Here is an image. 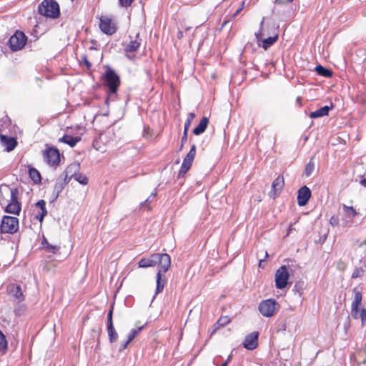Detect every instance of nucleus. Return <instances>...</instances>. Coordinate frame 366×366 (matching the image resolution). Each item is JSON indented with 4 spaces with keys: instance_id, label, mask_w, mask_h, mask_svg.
<instances>
[{
    "instance_id": "1",
    "label": "nucleus",
    "mask_w": 366,
    "mask_h": 366,
    "mask_svg": "<svg viewBox=\"0 0 366 366\" xmlns=\"http://www.w3.org/2000/svg\"><path fill=\"white\" fill-rule=\"evenodd\" d=\"M157 264H158L159 269L157 274L156 295L161 292L164 287L166 282L164 274L171 266L170 256L167 253H154L148 258H142L138 263L139 267L142 268L154 267Z\"/></svg>"
},
{
    "instance_id": "2",
    "label": "nucleus",
    "mask_w": 366,
    "mask_h": 366,
    "mask_svg": "<svg viewBox=\"0 0 366 366\" xmlns=\"http://www.w3.org/2000/svg\"><path fill=\"white\" fill-rule=\"evenodd\" d=\"M39 13L46 17L56 19L59 16V6L54 0H44L39 6Z\"/></svg>"
},
{
    "instance_id": "3",
    "label": "nucleus",
    "mask_w": 366,
    "mask_h": 366,
    "mask_svg": "<svg viewBox=\"0 0 366 366\" xmlns=\"http://www.w3.org/2000/svg\"><path fill=\"white\" fill-rule=\"evenodd\" d=\"M103 79H104L105 84L109 88V92L111 94H116L120 84V78L115 71L107 66Z\"/></svg>"
},
{
    "instance_id": "4",
    "label": "nucleus",
    "mask_w": 366,
    "mask_h": 366,
    "mask_svg": "<svg viewBox=\"0 0 366 366\" xmlns=\"http://www.w3.org/2000/svg\"><path fill=\"white\" fill-rule=\"evenodd\" d=\"M5 189L10 194V200L6 207L5 212L10 214H19L21 211V205L18 202V189L16 188L10 189L8 186H6Z\"/></svg>"
},
{
    "instance_id": "5",
    "label": "nucleus",
    "mask_w": 366,
    "mask_h": 366,
    "mask_svg": "<svg viewBox=\"0 0 366 366\" xmlns=\"http://www.w3.org/2000/svg\"><path fill=\"white\" fill-rule=\"evenodd\" d=\"M19 229V219L14 217L4 216L0 225L1 233L14 234Z\"/></svg>"
},
{
    "instance_id": "6",
    "label": "nucleus",
    "mask_w": 366,
    "mask_h": 366,
    "mask_svg": "<svg viewBox=\"0 0 366 366\" xmlns=\"http://www.w3.org/2000/svg\"><path fill=\"white\" fill-rule=\"evenodd\" d=\"M27 36L21 31H16L9 39V46L11 51H16L24 48Z\"/></svg>"
},
{
    "instance_id": "7",
    "label": "nucleus",
    "mask_w": 366,
    "mask_h": 366,
    "mask_svg": "<svg viewBox=\"0 0 366 366\" xmlns=\"http://www.w3.org/2000/svg\"><path fill=\"white\" fill-rule=\"evenodd\" d=\"M264 22V18H263L259 24V29L258 31L255 33V37L257 41V44L259 46H262L264 50H267L269 47H270L272 44H274L278 39V34H276L273 36H269L267 38L262 39V36H263L262 29Z\"/></svg>"
},
{
    "instance_id": "8",
    "label": "nucleus",
    "mask_w": 366,
    "mask_h": 366,
    "mask_svg": "<svg viewBox=\"0 0 366 366\" xmlns=\"http://www.w3.org/2000/svg\"><path fill=\"white\" fill-rule=\"evenodd\" d=\"M290 273L286 266H281L275 273V286L277 289L285 288L288 282Z\"/></svg>"
},
{
    "instance_id": "9",
    "label": "nucleus",
    "mask_w": 366,
    "mask_h": 366,
    "mask_svg": "<svg viewBox=\"0 0 366 366\" xmlns=\"http://www.w3.org/2000/svg\"><path fill=\"white\" fill-rule=\"evenodd\" d=\"M277 302L274 299H267L263 300L259 305V312L266 317H270L274 314Z\"/></svg>"
},
{
    "instance_id": "10",
    "label": "nucleus",
    "mask_w": 366,
    "mask_h": 366,
    "mask_svg": "<svg viewBox=\"0 0 366 366\" xmlns=\"http://www.w3.org/2000/svg\"><path fill=\"white\" fill-rule=\"evenodd\" d=\"M44 161L51 167H56L60 162V154L57 149L48 147L44 152Z\"/></svg>"
},
{
    "instance_id": "11",
    "label": "nucleus",
    "mask_w": 366,
    "mask_h": 366,
    "mask_svg": "<svg viewBox=\"0 0 366 366\" xmlns=\"http://www.w3.org/2000/svg\"><path fill=\"white\" fill-rule=\"evenodd\" d=\"M353 292L354 300L351 305V315L353 318L358 319L360 312L359 306L361 305L362 295V292L357 287L354 288Z\"/></svg>"
},
{
    "instance_id": "12",
    "label": "nucleus",
    "mask_w": 366,
    "mask_h": 366,
    "mask_svg": "<svg viewBox=\"0 0 366 366\" xmlns=\"http://www.w3.org/2000/svg\"><path fill=\"white\" fill-rule=\"evenodd\" d=\"M258 337L259 333L257 332H252L247 335L243 342L244 347L249 350H254L258 345Z\"/></svg>"
},
{
    "instance_id": "13",
    "label": "nucleus",
    "mask_w": 366,
    "mask_h": 366,
    "mask_svg": "<svg viewBox=\"0 0 366 366\" xmlns=\"http://www.w3.org/2000/svg\"><path fill=\"white\" fill-rule=\"evenodd\" d=\"M311 197V191L307 186L299 189L297 192V203L300 206H305Z\"/></svg>"
},
{
    "instance_id": "14",
    "label": "nucleus",
    "mask_w": 366,
    "mask_h": 366,
    "mask_svg": "<svg viewBox=\"0 0 366 366\" xmlns=\"http://www.w3.org/2000/svg\"><path fill=\"white\" fill-rule=\"evenodd\" d=\"M99 26L101 30L108 35H112L116 31L114 24L112 22V20L108 18H102L100 19Z\"/></svg>"
},
{
    "instance_id": "15",
    "label": "nucleus",
    "mask_w": 366,
    "mask_h": 366,
    "mask_svg": "<svg viewBox=\"0 0 366 366\" xmlns=\"http://www.w3.org/2000/svg\"><path fill=\"white\" fill-rule=\"evenodd\" d=\"M0 140L1 144L6 147L7 152H11L14 149L17 144L16 140L13 137H8L6 135L0 134Z\"/></svg>"
},
{
    "instance_id": "16",
    "label": "nucleus",
    "mask_w": 366,
    "mask_h": 366,
    "mask_svg": "<svg viewBox=\"0 0 366 366\" xmlns=\"http://www.w3.org/2000/svg\"><path fill=\"white\" fill-rule=\"evenodd\" d=\"M9 292L11 295L18 302H22L24 300V296L20 285H10L9 286Z\"/></svg>"
},
{
    "instance_id": "17",
    "label": "nucleus",
    "mask_w": 366,
    "mask_h": 366,
    "mask_svg": "<svg viewBox=\"0 0 366 366\" xmlns=\"http://www.w3.org/2000/svg\"><path fill=\"white\" fill-rule=\"evenodd\" d=\"M35 206L40 209V212L36 214V219L40 222H42L44 217L47 214V210L46 208V202L43 199L39 200Z\"/></svg>"
},
{
    "instance_id": "18",
    "label": "nucleus",
    "mask_w": 366,
    "mask_h": 366,
    "mask_svg": "<svg viewBox=\"0 0 366 366\" xmlns=\"http://www.w3.org/2000/svg\"><path fill=\"white\" fill-rule=\"evenodd\" d=\"M332 108V106H325L323 107H321L319 109H317L314 112H310L309 117L311 119H316L319 117H322L325 116H327L329 114L330 110Z\"/></svg>"
},
{
    "instance_id": "19",
    "label": "nucleus",
    "mask_w": 366,
    "mask_h": 366,
    "mask_svg": "<svg viewBox=\"0 0 366 366\" xmlns=\"http://www.w3.org/2000/svg\"><path fill=\"white\" fill-rule=\"evenodd\" d=\"M80 169V164L79 163L74 162L71 164H69L64 172L62 173V175L69 176V177H75V175L77 174V172H79Z\"/></svg>"
},
{
    "instance_id": "20",
    "label": "nucleus",
    "mask_w": 366,
    "mask_h": 366,
    "mask_svg": "<svg viewBox=\"0 0 366 366\" xmlns=\"http://www.w3.org/2000/svg\"><path fill=\"white\" fill-rule=\"evenodd\" d=\"M209 124V119L207 117H203L198 125L193 129V133L195 135H199L204 132Z\"/></svg>"
},
{
    "instance_id": "21",
    "label": "nucleus",
    "mask_w": 366,
    "mask_h": 366,
    "mask_svg": "<svg viewBox=\"0 0 366 366\" xmlns=\"http://www.w3.org/2000/svg\"><path fill=\"white\" fill-rule=\"evenodd\" d=\"M80 140L81 138L79 137H74L71 135L64 134L59 141L69 145L71 147H74Z\"/></svg>"
},
{
    "instance_id": "22",
    "label": "nucleus",
    "mask_w": 366,
    "mask_h": 366,
    "mask_svg": "<svg viewBox=\"0 0 366 366\" xmlns=\"http://www.w3.org/2000/svg\"><path fill=\"white\" fill-rule=\"evenodd\" d=\"M196 154V146L193 144L188 152V154L186 155V157L183 159L182 164H184L187 165L188 167H191L193 160L194 159Z\"/></svg>"
},
{
    "instance_id": "23",
    "label": "nucleus",
    "mask_w": 366,
    "mask_h": 366,
    "mask_svg": "<svg viewBox=\"0 0 366 366\" xmlns=\"http://www.w3.org/2000/svg\"><path fill=\"white\" fill-rule=\"evenodd\" d=\"M285 184L282 176H278L272 182V189L274 193L282 189Z\"/></svg>"
},
{
    "instance_id": "24",
    "label": "nucleus",
    "mask_w": 366,
    "mask_h": 366,
    "mask_svg": "<svg viewBox=\"0 0 366 366\" xmlns=\"http://www.w3.org/2000/svg\"><path fill=\"white\" fill-rule=\"evenodd\" d=\"M65 185V182H62L61 177H59L56 179V182L54 187V193L55 194L54 199H56L59 197V194L61 192Z\"/></svg>"
},
{
    "instance_id": "25",
    "label": "nucleus",
    "mask_w": 366,
    "mask_h": 366,
    "mask_svg": "<svg viewBox=\"0 0 366 366\" xmlns=\"http://www.w3.org/2000/svg\"><path fill=\"white\" fill-rule=\"evenodd\" d=\"M315 71L319 75L325 77H331L332 76V71L322 65L316 66Z\"/></svg>"
},
{
    "instance_id": "26",
    "label": "nucleus",
    "mask_w": 366,
    "mask_h": 366,
    "mask_svg": "<svg viewBox=\"0 0 366 366\" xmlns=\"http://www.w3.org/2000/svg\"><path fill=\"white\" fill-rule=\"evenodd\" d=\"M41 244L47 252L53 254H56L59 250V247L50 244L46 238H44L41 242Z\"/></svg>"
},
{
    "instance_id": "27",
    "label": "nucleus",
    "mask_w": 366,
    "mask_h": 366,
    "mask_svg": "<svg viewBox=\"0 0 366 366\" xmlns=\"http://www.w3.org/2000/svg\"><path fill=\"white\" fill-rule=\"evenodd\" d=\"M29 175L34 183H39L41 182V174L36 169L33 167L29 168Z\"/></svg>"
},
{
    "instance_id": "28",
    "label": "nucleus",
    "mask_w": 366,
    "mask_h": 366,
    "mask_svg": "<svg viewBox=\"0 0 366 366\" xmlns=\"http://www.w3.org/2000/svg\"><path fill=\"white\" fill-rule=\"evenodd\" d=\"M107 331L109 342L111 343L116 342L118 338V334L115 330L114 325H107Z\"/></svg>"
},
{
    "instance_id": "29",
    "label": "nucleus",
    "mask_w": 366,
    "mask_h": 366,
    "mask_svg": "<svg viewBox=\"0 0 366 366\" xmlns=\"http://www.w3.org/2000/svg\"><path fill=\"white\" fill-rule=\"evenodd\" d=\"M140 46V41L137 39L131 41L125 47L127 53L136 51Z\"/></svg>"
},
{
    "instance_id": "30",
    "label": "nucleus",
    "mask_w": 366,
    "mask_h": 366,
    "mask_svg": "<svg viewBox=\"0 0 366 366\" xmlns=\"http://www.w3.org/2000/svg\"><path fill=\"white\" fill-rule=\"evenodd\" d=\"M157 193L152 192L151 195L143 202L141 203L140 207L147 210L151 209L150 204L154 199Z\"/></svg>"
},
{
    "instance_id": "31",
    "label": "nucleus",
    "mask_w": 366,
    "mask_h": 366,
    "mask_svg": "<svg viewBox=\"0 0 366 366\" xmlns=\"http://www.w3.org/2000/svg\"><path fill=\"white\" fill-rule=\"evenodd\" d=\"M315 169V162H313V159H311L310 162L306 164L304 174L306 177H310Z\"/></svg>"
},
{
    "instance_id": "32",
    "label": "nucleus",
    "mask_w": 366,
    "mask_h": 366,
    "mask_svg": "<svg viewBox=\"0 0 366 366\" xmlns=\"http://www.w3.org/2000/svg\"><path fill=\"white\" fill-rule=\"evenodd\" d=\"M343 209H344V212H345L347 217H348L350 219H352L357 214V212L352 207H348V206L344 205Z\"/></svg>"
},
{
    "instance_id": "33",
    "label": "nucleus",
    "mask_w": 366,
    "mask_h": 366,
    "mask_svg": "<svg viewBox=\"0 0 366 366\" xmlns=\"http://www.w3.org/2000/svg\"><path fill=\"white\" fill-rule=\"evenodd\" d=\"M7 349V341L5 335L0 330V352L4 353Z\"/></svg>"
},
{
    "instance_id": "34",
    "label": "nucleus",
    "mask_w": 366,
    "mask_h": 366,
    "mask_svg": "<svg viewBox=\"0 0 366 366\" xmlns=\"http://www.w3.org/2000/svg\"><path fill=\"white\" fill-rule=\"evenodd\" d=\"M142 328H143V327H139L137 329L132 330L127 337V340H129V342H132L137 337V335L141 332Z\"/></svg>"
},
{
    "instance_id": "35",
    "label": "nucleus",
    "mask_w": 366,
    "mask_h": 366,
    "mask_svg": "<svg viewBox=\"0 0 366 366\" xmlns=\"http://www.w3.org/2000/svg\"><path fill=\"white\" fill-rule=\"evenodd\" d=\"M194 117H195L194 113L191 112L188 114L187 119L186 122L184 123V130H185V132H188L189 127L191 125V123L193 121V119H194Z\"/></svg>"
},
{
    "instance_id": "36",
    "label": "nucleus",
    "mask_w": 366,
    "mask_h": 366,
    "mask_svg": "<svg viewBox=\"0 0 366 366\" xmlns=\"http://www.w3.org/2000/svg\"><path fill=\"white\" fill-rule=\"evenodd\" d=\"M230 322V318L228 316H222L217 320V325L222 327L227 326Z\"/></svg>"
},
{
    "instance_id": "37",
    "label": "nucleus",
    "mask_w": 366,
    "mask_h": 366,
    "mask_svg": "<svg viewBox=\"0 0 366 366\" xmlns=\"http://www.w3.org/2000/svg\"><path fill=\"white\" fill-rule=\"evenodd\" d=\"M75 180L79 182L83 185H86L88 184V178L85 175H82L81 174H77L74 177Z\"/></svg>"
},
{
    "instance_id": "38",
    "label": "nucleus",
    "mask_w": 366,
    "mask_h": 366,
    "mask_svg": "<svg viewBox=\"0 0 366 366\" xmlns=\"http://www.w3.org/2000/svg\"><path fill=\"white\" fill-rule=\"evenodd\" d=\"M364 272H365V270L362 267L355 268L352 274L351 277L352 279L361 277L362 276Z\"/></svg>"
},
{
    "instance_id": "39",
    "label": "nucleus",
    "mask_w": 366,
    "mask_h": 366,
    "mask_svg": "<svg viewBox=\"0 0 366 366\" xmlns=\"http://www.w3.org/2000/svg\"><path fill=\"white\" fill-rule=\"evenodd\" d=\"M190 169L189 167L184 164H182L180 170L178 173V178L182 177L184 176V174L187 172V171Z\"/></svg>"
},
{
    "instance_id": "40",
    "label": "nucleus",
    "mask_w": 366,
    "mask_h": 366,
    "mask_svg": "<svg viewBox=\"0 0 366 366\" xmlns=\"http://www.w3.org/2000/svg\"><path fill=\"white\" fill-rule=\"evenodd\" d=\"M359 318H361L362 325H363L365 322L366 321V310L362 308L360 310Z\"/></svg>"
},
{
    "instance_id": "41",
    "label": "nucleus",
    "mask_w": 366,
    "mask_h": 366,
    "mask_svg": "<svg viewBox=\"0 0 366 366\" xmlns=\"http://www.w3.org/2000/svg\"><path fill=\"white\" fill-rule=\"evenodd\" d=\"M113 307L109 310L107 315V325H114L112 320Z\"/></svg>"
},
{
    "instance_id": "42",
    "label": "nucleus",
    "mask_w": 366,
    "mask_h": 366,
    "mask_svg": "<svg viewBox=\"0 0 366 366\" xmlns=\"http://www.w3.org/2000/svg\"><path fill=\"white\" fill-rule=\"evenodd\" d=\"M81 60H82V62L84 63V64L86 66V67L88 69H90L91 67H92V63L90 61H89V60L87 59V57L86 56H81Z\"/></svg>"
},
{
    "instance_id": "43",
    "label": "nucleus",
    "mask_w": 366,
    "mask_h": 366,
    "mask_svg": "<svg viewBox=\"0 0 366 366\" xmlns=\"http://www.w3.org/2000/svg\"><path fill=\"white\" fill-rule=\"evenodd\" d=\"M119 1L120 5L124 7L129 6L134 1V0H119Z\"/></svg>"
},
{
    "instance_id": "44",
    "label": "nucleus",
    "mask_w": 366,
    "mask_h": 366,
    "mask_svg": "<svg viewBox=\"0 0 366 366\" xmlns=\"http://www.w3.org/2000/svg\"><path fill=\"white\" fill-rule=\"evenodd\" d=\"M294 0H274V3L277 5H285L293 2Z\"/></svg>"
},
{
    "instance_id": "45",
    "label": "nucleus",
    "mask_w": 366,
    "mask_h": 366,
    "mask_svg": "<svg viewBox=\"0 0 366 366\" xmlns=\"http://www.w3.org/2000/svg\"><path fill=\"white\" fill-rule=\"evenodd\" d=\"M338 223H339V219L337 217H335V216L331 217V218L330 219V224L332 227L337 226L338 224Z\"/></svg>"
},
{
    "instance_id": "46",
    "label": "nucleus",
    "mask_w": 366,
    "mask_h": 366,
    "mask_svg": "<svg viewBox=\"0 0 366 366\" xmlns=\"http://www.w3.org/2000/svg\"><path fill=\"white\" fill-rule=\"evenodd\" d=\"M187 132H185V130H184L183 136H182V140H181V147H180V149L182 148L184 144L187 140Z\"/></svg>"
},
{
    "instance_id": "47",
    "label": "nucleus",
    "mask_w": 366,
    "mask_h": 366,
    "mask_svg": "<svg viewBox=\"0 0 366 366\" xmlns=\"http://www.w3.org/2000/svg\"><path fill=\"white\" fill-rule=\"evenodd\" d=\"M220 327H222L219 325H217V322L214 324L211 328V335L214 334Z\"/></svg>"
},
{
    "instance_id": "48",
    "label": "nucleus",
    "mask_w": 366,
    "mask_h": 366,
    "mask_svg": "<svg viewBox=\"0 0 366 366\" xmlns=\"http://www.w3.org/2000/svg\"><path fill=\"white\" fill-rule=\"evenodd\" d=\"M59 177L61 178L62 182H65V184H67L73 177H68L66 175H61Z\"/></svg>"
},
{
    "instance_id": "49",
    "label": "nucleus",
    "mask_w": 366,
    "mask_h": 366,
    "mask_svg": "<svg viewBox=\"0 0 366 366\" xmlns=\"http://www.w3.org/2000/svg\"><path fill=\"white\" fill-rule=\"evenodd\" d=\"M130 342H129V340H127V341H126V342H123V343H122V344H121V346H120V347H119V350L120 352H122V350H125V349L127 347L128 345H129Z\"/></svg>"
},
{
    "instance_id": "50",
    "label": "nucleus",
    "mask_w": 366,
    "mask_h": 366,
    "mask_svg": "<svg viewBox=\"0 0 366 366\" xmlns=\"http://www.w3.org/2000/svg\"><path fill=\"white\" fill-rule=\"evenodd\" d=\"M244 1H242V4H241V6L239 8H238L237 9V11H235V13L234 14L233 16L235 17L236 16L238 15V14L244 8Z\"/></svg>"
},
{
    "instance_id": "51",
    "label": "nucleus",
    "mask_w": 366,
    "mask_h": 366,
    "mask_svg": "<svg viewBox=\"0 0 366 366\" xmlns=\"http://www.w3.org/2000/svg\"><path fill=\"white\" fill-rule=\"evenodd\" d=\"M360 184H361L362 186H364V187H366V178H365V179H362V180L360 181Z\"/></svg>"
},
{
    "instance_id": "52",
    "label": "nucleus",
    "mask_w": 366,
    "mask_h": 366,
    "mask_svg": "<svg viewBox=\"0 0 366 366\" xmlns=\"http://www.w3.org/2000/svg\"><path fill=\"white\" fill-rule=\"evenodd\" d=\"M230 358H231V356H229L228 359H227V360H226L223 364H222V365H221V366H227V364H228V362H229V360H230Z\"/></svg>"
},
{
    "instance_id": "53",
    "label": "nucleus",
    "mask_w": 366,
    "mask_h": 366,
    "mask_svg": "<svg viewBox=\"0 0 366 366\" xmlns=\"http://www.w3.org/2000/svg\"><path fill=\"white\" fill-rule=\"evenodd\" d=\"M292 229H293V228H292V225H290V227H289V229H288L287 234H288L289 233H290V232H291V231H292Z\"/></svg>"
},
{
    "instance_id": "54",
    "label": "nucleus",
    "mask_w": 366,
    "mask_h": 366,
    "mask_svg": "<svg viewBox=\"0 0 366 366\" xmlns=\"http://www.w3.org/2000/svg\"><path fill=\"white\" fill-rule=\"evenodd\" d=\"M262 262H263V260H262V259H260V260H259V267H262Z\"/></svg>"
},
{
    "instance_id": "55",
    "label": "nucleus",
    "mask_w": 366,
    "mask_h": 366,
    "mask_svg": "<svg viewBox=\"0 0 366 366\" xmlns=\"http://www.w3.org/2000/svg\"><path fill=\"white\" fill-rule=\"evenodd\" d=\"M362 244L366 245V239H365V240L362 242Z\"/></svg>"
},
{
    "instance_id": "56",
    "label": "nucleus",
    "mask_w": 366,
    "mask_h": 366,
    "mask_svg": "<svg viewBox=\"0 0 366 366\" xmlns=\"http://www.w3.org/2000/svg\"><path fill=\"white\" fill-rule=\"evenodd\" d=\"M362 363H363V364H365V363H366V359H364V360H363Z\"/></svg>"
},
{
    "instance_id": "57",
    "label": "nucleus",
    "mask_w": 366,
    "mask_h": 366,
    "mask_svg": "<svg viewBox=\"0 0 366 366\" xmlns=\"http://www.w3.org/2000/svg\"><path fill=\"white\" fill-rule=\"evenodd\" d=\"M268 257V254L267 252H265V257Z\"/></svg>"
}]
</instances>
